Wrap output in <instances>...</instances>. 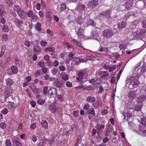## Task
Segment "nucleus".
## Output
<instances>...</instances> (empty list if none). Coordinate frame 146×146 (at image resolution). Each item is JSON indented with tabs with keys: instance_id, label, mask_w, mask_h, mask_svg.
Returning <instances> with one entry per match:
<instances>
[{
	"instance_id": "nucleus-21",
	"label": "nucleus",
	"mask_w": 146,
	"mask_h": 146,
	"mask_svg": "<svg viewBox=\"0 0 146 146\" xmlns=\"http://www.w3.org/2000/svg\"><path fill=\"white\" fill-rule=\"evenodd\" d=\"M54 85L58 88H61L62 86L60 82L58 80H56L54 82Z\"/></svg>"
},
{
	"instance_id": "nucleus-62",
	"label": "nucleus",
	"mask_w": 146,
	"mask_h": 146,
	"mask_svg": "<svg viewBox=\"0 0 146 146\" xmlns=\"http://www.w3.org/2000/svg\"><path fill=\"white\" fill-rule=\"evenodd\" d=\"M32 140V141L34 142H35L36 141L37 139L36 136L35 135H33V136Z\"/></svg>"
},
{
	"instance_id": "nucleus-14",
	"label": "nucleus",
	"mask_w": 146,
	"mask_h": 146,
	"mask_svg": "<svg viewBox=\"0 0 146 146\" xmlns=\"http://www.w3.org/2000/svg\"><path fill=\"white\" fill-rule=\"evenodd\" d=\"M20 139L17 137H14L13 139V143L14 145H17L18 144H21Z\"/></svg>"
},
{
	"instance_id": "nucleus-40",
	"label": "nucleus",
	"mask_w": 146,
	"mask_h": 146,
	"mask_svg": "<svg viewBox=\"0 0 146 146\" xmlns=\"http://www.w3.org/2000/svg\"><path fill=\"white\" fill-rule=\"evenodd\" d=\"M146 70V67L145 66H143L141 70V72H140V73L141 74H142L144 73L145 72Z\"/></svg>"
},
{
	"instance_id": "nucleus-51",
	"label": "nucleus",
	"mask_w": 146,
	"mask_h": 146,
	"mask_svg": "<svg viewBox=\"0 0 146 146\" xmlns=\"http://www.w3.org/2000/svg\"><path fill=\"white\" fill-rule=\"evenodd\" d=\"M8 112V110L7 109L5 108L3 109L1 113L4 115L7 114Z\"/></svg>"
},
{
	"instance_id": "nucleus-8",
	"label": "nucleus",
	"mask_w": 146,
	"mask_h": 146,
	"mask_svg": "<svg viewBox=\"0 0 146 146\" xmlns=\"http://www.w3.org/2000/svg\"><path fill=\"white\" fill-rule=\"evenodd\" d=\"M19 15L23 19L25 18L27 13L26 11H23L21 9L17 12Z\"/></svg>"
},
{
	"instance_id": "nucleus-2",
	"label": "nucleus",
	"mask_w": 146,
	"mask_h": 146,
	"mask_svg": "<svg viewBox=\"0 0 146 146\" xmlns=\"http://www.w3.org/2000/svg\"><path fill=\"white\" fill-rule=\"evenodd\" d=\"M146 33V30H139L136 32H134L133 33V36L135 39L140 38L145 33Z\"/></svg>"
},
{
	"instance_id": "nucleus-41",
	"label": "nucleus",
	"mask_w": 146,
	"mask_h": 146,
	"mask_svg": "<svg viewBox=\"0 0 146 146\" xmlns=\"http://www.w3.org/2000/svg\"><path fill=\"white\" fill-rule=\"evenodd\" d=\"M62 78L64 81H66L68 79V76L67 74H64L62 75Z\"/></svg>"
},
{
	"instance_id": "nucleus-15",
	"label": "nucleus",
	"mask_w": 146,
	"mask_h": 146,
	"mask_svg": "<svg viewBox=\"0 0 146 146\" xmlns=\"http://www.w3.org/2000/svg\"><path fill=\"white\" fill-rule=\"evenodd\" d=\"M95 100V98L92 96H89L86 98V101L89 103H94Z\"/></svg>"
},
{
	"instance_id": "nucleus-36",
	"label": "nucleus",
	"mask_w": 146,
	"mask_h": 146,
	"mask_svg": "<svg viewBox=\"0 0 146 146\" xmlns=\"http://www.w3.org/2000/svg\"><path fill=\"white\" fill-rule=\"evenodd\" d=\"M38 65L42 68L44 67L45 66L44 62L43 61H39L38 64Z\"/></svg>"
},
{
	"instance_id": "nucleus-32",
	"label": "nucleus",
	"mask_w": 146,
	"mask_h": 146,
	"mask_svg": "<svg viewBox=\"0 0 146 146\" xmlns=\"http://www.w3.org/2000/svg\"><path fill=\"white\" fill-rule=\"evenodd\" d=\"M15 105V103L11 102L9 103L8 105V108L10 109H13L14 108Z\"/></svg>"
},
{
	"instance_id": "nucleus-50",
	"label": "nucleus",
	"mask_w": 146,
	"mask_h": 146,
	"mask_svg": "<svg viewBox=\"0 0 146 146\" xmlns=\"http://www.w3.org/2000/svg\"><path fill=\"white\" fill-rule=\"evenodd\" d=\"M26 92L28 96L30 98H31L32 97L31 93L29 91V90L28 89H27L26 90Z\"/></svg>"
},
{
	"instance_id": "nucleus-4",
	"label": "nucleus",
	"mask_w": 146,
	"mask_h": 146,
	"mask_svg": "<svg viewBox=\"0 0 146 146\" xmlns=\"http://www.w3.org/2000/svg\"><path fill=\"white\" fill-rule=\"evenodd\" d=\"M74 54L73 53H70L68 55V58L70 60L75 61L76 64H78L80 62V60L76 57H74Z\"/></svg>"
},
{
	"instance_id": "nucleus-25",
	"label": "nucleus",
	"mask_w": 146,
	"mask_h": 146,
	"mask_svg": "<svg viewBox=\"0 0 146 146\" xmlns=\"http://www.w3.org/2000/svg\"><path fill=\"white\" fill-rule=\"evenodd\" d=\"M6 48V46L5 45H3L1 47V54L0 55V57H2L4 54L5 50Z\"/></svg>"
},
{
	"instance_id": "nucleus-37",
	"label": "nucleus",
	"mask_w": 146,
	"mask_h": 146,
	"mask_svg": "<svg viewBox=\"0 0 146 146\" xmlns=\"http://www.w3.org/2000/svg\"><path fill=\"white\" fill-rule=\"evenodd\" d=\"M88 112L89 113L92 114L94 116L95 115V111L94 109V108H91L88 111Z\"/></svg>"
},
{
	"instance_id": "nucleus-17",
	"label": "nucleus",
	"mask_w": 146,
	"mask_h": 146,
	"mask_svg": "<svg viewBox=\"0 0 146 146\" xmlns=\"http://www.w3.org/2000/svg\"><path fill=\"white\" fill-rule=\"evenodd\" d=\"M126 23L125 22H120L118 24V28L121 29L125 27L126 25Z\"/></svg>"
},
{
	"instance_id": "nucleus-26",
	"label": "nucleus",
	"mask_w": 146,
	"mask_h": 146,
	"mask_svg": "<svg viewBox=\"0 0 146 146\" xmlns=\"http://www.w3.org/2000/svg\"><path fill=\"white\" fill-rule=\"evenodd\" d=\"M88 25L95 26H96V23L93 20L90 19L88 20L87 23Z\"/></svg>"
},
{
	"instance_id": "nucleus-20",
	"label": "nucleus",
	"mask_w": 146,
	"mask_h": 146,
	"mask_svg": "<svg viewBox=\"0 0 146 146\" xmlns=\"http://www.w3.org/2000/svg\"><path fill=\"white\" fill-rule=\"evenodd\" d=\"M6 85L9 86H11L13 84V82L11 79L9 78L6 80Z\"/></svg>"
},
{
	"instance_id": "nucleus-49",
	"label": "nucleus",
	"mask_w": 146,
	"mask_h": 146,
	"mask_svg": "<svg viewBox=\"0 0 146 146\" xmlns=\"http://www.w3.org/2000/svg\"><path fill=\"white\" fill-rule=\"evenodd\" d=\"M25 45L27 47H29L31 45V43L30 41L28 40H26L25 42Z\"/></svg>"
},
{
	"instance_id": "nucleus-38",
	"label": "nucleus",
	"mask_w": 146,
	"mask_h": 146,
	"mask_svg": "<svg viewBox=\"0 0 146 146\" xmlns=\"http://www.w3.org/2000/svg\"><path fill=\"white\" fill-rule=\"evenodd\" d=\"M6 126V124L5 122H1L0 123V127L2 129H5Z\"/></svg>"
},
{
	"instance_id": "nucleus-18",
	"label": "nucleus",
	"mask_w": 146,
	"mask_h": 146,
	"mask_svg": "<svg viewBox=\"0 0 146 146\" xmlns=\"http://www.w3.org/2000/svg\"><path fill=\"white\" fill-rule=\"evenodd\" d=\"M134 79L133 77L131 76H129L127 78L126 80V82L127 84H130L131 83H133V79Z\"/></svg>"
},
{
	"instance_id": "nucleus-13",
	"label": "nucleus",
	"mask_w": 146,
	"mask_h": 146,
	"mask_svg": "<svg viewBox=\"0 0 146 146\" xmlns=\"http://www.w3.org/2000/svg\"><path fill=\"white\" fill-rule=\"evenodd\" d=\"M91 34L92 36L93 37V39H96L98 36V32L96 31V29L92 30Z\"/></svg>"
},
{
	"instance_id": "nucleus-9",
	"label": "nucleus",
	"mask_w": 146,
	"mask_h": 146,
	"mask_svg": "<svg viewBox=\"0 0 146 146\" xmlns=\"http://www.w3.org/2000/svg\"><path fill=\"white\" fill-rule=\"evenodd\" d=\"M57 90L56 88H50L48 90V94L50 96L56 94Z\"/></svg>"
},
{
	"instance_id": "nucleus-55",
	"label": "nucleus",
	"mask_w": 146,
	"mask_h": 146,
	"mask_svg": "<svg viewBox=\"0 0 146 146\" xmlns=\"http://www.w3.org/2000/svg\"><path fill=\"white\" fill-rule=\"evenodd\" d=\"M40 44L42 46H44L47 44V42L44 41L42 40L40 41Z\"/></svg>"
},
{
	"instance_id": "nucleus-48",
	"label": "nucleus",
	"mask_w": 146,
	"mask_h": 146,
	"mask_svg": "<svg viewBox=\"0 0 146 146\" xmlns=\"http://www.w3.org/2000/svg\"><path fill=\"white\" fill-rule=\"evenodd\" d=\"M141 123L144 125H146V118L143 117L142 119Z\"/></svg>"
},
{
	"instance_id": "nucleus-46",
	"label": "nucleus",
	"mask_w": 146,
	"mask_h": 146,
	"mask_svg": "<svg viewBox=\"0 0 146 146\" xmlns=\"http://www.w3.org/2000/svg\"><path fill=\"white\" fill-rule=\"evenodd\" d=\"M3 30L5 32H8L9 30L8 27L5 25L3 26Z\"/></svg>"
},
{
	"instance_id": "nucleus-11",
	"label": "nucleus",
	"mask_w": 146,
	"mask_h": 146,
	"mask_svg": "<svg viewBox=\"0 0 146 146\" xmlns=\"http://www.w3.org/2000/svg\"><path fill=\"white\" fill-rule=\"evenodd\" d=\"M128 96L130 100H133L136 97V93L134 91H132L129 92Z\"/></svg>"
},
{
	"instance_id": "nucleus-42",
	"label": "nucleus",
	"mask_w": 146,
	"mask_h": 146,
	"mask_svg": "<svg viewBox=\"0 0 146 146\" xmlns=\"http://www.w3.org/2000/svg\"><path fill=\"white\" fill-rule=\"evenodd\" d=\"M46 16L47 18L48 21H50L52 19V17L51 16V15L48 12H47L46 14Z\"/></svg>"
},
{
	"instance_id": "nucleus-30",
	"label": "nucleus",
	"mask_w": 146,
	"mask_h": 146,
	"mask_svg": "<svg viewBox=\"0 0 146 146\" xmlns=\"http://www.w3.org/2000/svg\"><path fill=\"white\" fill-rule=\"evenodd\" d=\"M5 13L6 12L3 9V7L0 6V16H1L5 14Z\"/></svg>"
},
{
	"instance_id": "nucleus-61",
	"label": "nucleus",
	"mask_w": 146,
	"mask_h": 146,
	"mask_svg": "<svg viewBox=\"0 0 146 146\" xmlns=\"http://www.w3.org/2000/svg\"><path fill=\"white\" fill-rule=\"evenodd\" d=\"M127 118H131L132 116L131 113V111H128L127 112Z\"/></svg>"
},
{
	"instance_id": "nucleus-27",
	"label": "nucleus",
	"mask_w": 146,
	"mask_h": 146,
	"mask_svg": "<svg viewBox=\"0 0 146 146\" xmlns=\"http://www.w3.org/2000/svg\"><path fill=\"white\" fill-rule=\"evenodd\" d=\"M11 70L12 72L14 74L17 73L18 72L17 67L15 66H13L11 67Z\"/></svg>"
},
{
	"instance_id": "nucleus-33",
	"label": "nucleus",
	"mask_w": 146,
	"mask_h": 146,
	"mask_svg": "<svg viewBox=\"0 0 146 146\" xmlns=\"http://www.w3.org/2000/svg\"><path fill=\"white\" fill-rule=\"evenodd\" d=\"M13 9L14 11L18 12L21 9V8L19 5H15L13 7Z\"/></svg>"
},
{
	"instance_id": "nucleus-44",
	"label": "nucleus",
	"mask_w": 146,
	"mask_h": 146,
	"mask_svg": "<svg viewBox=\"0 0 146 146\" xmlns=\"http://www.w3.org/2000/svg\"><path fill=\"white\" fill-rule=\"evenodd\" d=\"M103 75L101 76V78H103L104 77H107L108 76V72L107 71H103Z\"/></svg>"
},
{
	"instance_id": "nucleus-31",
	"label": "nucleus",
	"mask_w": 146,
	"mask_h": 146,
	"mask_svg": "<svg viewBox=\"0 0 146 146\" xmlns=\"http://www.w3.org/2000/svg\"><path fill=\"white\" fill-rule=\"evenodd\" d=\"M32 90L34 92L37 94H39L40 91V90L36 88V87L35 88V89H33Z\"/></svg>"
},
{
	"instance_id": "nucleus-19",
	"label": "nucleus",
	"mask_w": 146,
	"mask_h": 146,
	"mask_svg": "<svg viewBox=\"0 0 146 146\" xmlns=\"http://www.w3.org/2000/svg\"><path fill=\"white\" fill-rule=\"evenodd\" d=\"M14 22L18 27H19V26H21L23 23V22L21 20H19L17 19H15Z\"/></svg>"
},
{
	"instance_id": "nucleus-58",
	"label": "nucleus",
	"mask_w": 146,
	"mask_h": 146,
	"mask_svg": "<svg viewBox=\"0 0 146 146\" xmlns=\"http://www.w3.org/2000/svg\"><path fill=\"white\" fill-rule=\"evenodd\" d=\"M89 108V105L88 104H86L83 107V109L85 110H88Z\"/></svg>"
},
{
	"instance_id": "nucleus-3",
	"label": "nucleus",
	"mask_w": 146,
	"mask_h": 146,
	"mask_svg": "<svg viewBox=\"0 0 146 146\" xmlns=\"http://www.w3.org/2000/svg\"><path fill=\"white\" fill-rule=\"evenodd\" d=\"M133 0H129V1L125 3L121 7V8L123 9L122 11H125L130 9L133 5Z\"/></svg>"
},
{
	"instance_id": "nucleus-10",
	"label": "nucleus",
	"mask_w": 146,
	"mask_h": 146,
	"mask_svg": "<svg viewBox=\"0 0 146 146\" xmlns=\"http://www.w3.org/2000/svg\"><path fill=\"white\" fill-rule=\"evenodd\" d=\"M11 91V89L10 88H7L5 89V98H7L10 95Z\"/></svg>"
},
{
	"instance_id": "nucleus-57",
	"label": "nucleus",
	"mask_w": 146,
	"mask_h": 146,
	"mask_svg": "<svg viewBox=\"0 0 146 146\" xmlns=\"http://www.w3.org/2000/svg\"><path fill=\"white\" fill-rule=\"evenodd\" d=\"M2 38L5 41L7 40L8 38V36L6 34H3L2 36Z\"/></svg>"
},
{
	"instance_id": "nucleus-22",
	"label": "nucleus",
	"mask_w": 146,
	"mask_h": 146,
	"mask_svg": "<svg viewBox=\"0 0 146 146\" xmlns=\"http://www.w3.org/2000/svg\"><path fill=\"white\" fill-rule=\"evenodd\" d=\"M41 124L42 127L45 128H47L48 127V123L47 121L45 120H42L41 122Z\"/></svg>"
},
{
	"instance_id": "nucleus-53",
	"label": "nucleus",
	"mask_w": 146,
	"mask_h": 146,
	"mask_svg": "<svg viewBox=\"0 0 146 146\" xmlns=\"http://www.w3.org/2000/svg\"><path fill=\"white\" fill-rule=\"evenodd\" d=\"M5 144L6 146H11V143L9 140H7L5 143Z\"/></svg>"
},
{
	"instance_id": "nucleus-29",
	"label": "nucleus",
	"mask_w": 146,
	"mask_h": 146,
	"mask_svg": "<svg viewBox=\"0 0 146 146\" xmlns=\"http://www.w3.org/2000/svg\"><path fill=\"white\" fill-rule=\"evenodd\" d=\"M83 29L80 28L79 29L77 33V34L79 37H82L83 36Z\"/></svg>"
},
{
	"instance_id": "nucleus-5",
	"label": "nucleus",
	"mask_w": 146,
	"mask_h": 146,
	"mask_svg": "<svg viewBox=\"0 0 146 146\" xmlns=\"http://www.w3.org/2000/svg\"><path fill=\"white\" fill-rule=\"evenodd\" d=\"M98 5V2L97 0H91L88 4V7L90 8H94Z\"/></svg>"
},
{
	"instance_id": "nucleus-24",
	"label": "nucleus",
	"mask_w": 146,
	"mask_h": 146,
	"mask_svg": "<svg viewBox=\"0 0 146 146\" xmlns=\"http://www.w3.org/2000/svg\"><path fill=\"white\" fill-rule=\"evenodd\" d=\"M76 22L78 24L81 25L83 22L84 19L81 17H79L77 18Z\"/></svg>"
},
{
	"instance_id": "nucleus-47",
	"label": "nucleus",
	"mask_w": 146,
	"mask_h": 146,
	"mask_svg": "<svg viewBox=\"0 0 146 146\" xmlns=\"http://www.w3.org/2000/svg\"><path fill=\"white\" fill-rule=\"evenodd\" d=\"M66 86L68 87H71L72 86V84L71 82L69 81H67L66 82Z\"/></svg>"
},
{
	"instance_id": "nucleus-43",
	"label": "nucleus",
	"mask_w": 146,
	"mask_h": 146,
	"mask_svg": "<svg viewBox=\"0 0 146 146\" xmlns=\"http://www.w3.org/2000/svg\"><path fill=\"white\" fill-rule=\"evenodd\" d=\"M66 8V6L64 3H62L61 5L60 10L61 11H64Z\"/></svg>"
},
{
	"instance_id": "nucleus-35",
	"label": "nucleus",
	"mask_w": 146,
	"mask_h": 146,
	"mask_svg": "<svg viewBox=\"0 0 146 146\" xmlns=\"http://www.w3.org/2000/svg\"><path fill=\"white\" fill-rule=\"evenodd\" d=\"M99 50L101 52L104 51L106 52H107L108 50V49L107 48H103L101 46L100 47Z\"/></svg>"
},
{
	"instance_id": "nucleus-34",
	"label": "nucleus",
	"mask_w": 146,
	"mask_h": 146,
	"mask_svg": "<svg viewBox=\"0 0 146 146\" xmlns=\"http://www.w3.org/2000/svg\"><path fill=\"white\" fill-rule=\"evenodd\" d=\"M33 11L32 10L28 11L27 13V16L30 18H32L33 15Z\"/></svg>"
},
{
	"instance_id": "nucleus-56",
	"label": "nucleus",
	"mask_w": 146,
	"mask_h": 146,
	"mask_svg": "<svg viewBox=\"0 0 146 146\" xmlns=\"http://www.w3.org/2000/svg\"><path fill=\"white\" fill-rule=\"evenodd\" d=\"M59 70L62 71H64L65 70L66 68L65 67L63 66H60L59 67Z\"/></svg>"
},
{
	"instance_id": "nucleus-1",
	"label": "nucleus",
	"mask_w": 146,
	"mask_h": 146,
	"mask_svg": "<svg viewBox=\"0 0 146 146\" xmlns=\"http://www.w3.org/2000/svg\"><path fill=\"white\" fill-rule=\"evenodd\" d=\"M113 35V31L110 29H106L103 32V37L105 39L110 38Z\"/></svg>"
},
{
	"instance_id": "nucleus-54",
	"label": "nucleus",
	"mask_w": 146,
	"mask_h": 146,
	"mask_svg": "<svg viewBox=\"0 0 146 146\" xmlns=\"http://www.w3.org/2000/svg\"><path fill=\"white\" fill-rule=\"evenodd\" d=\"M42 71L43 74H45L47 73L48 69L46 67H44L42 68Z\"/></svg>"
},
{
	"instance_id": "nucleus-45",
	"label": "nucleus",
	"mask_w": 146,
	"mask_h": 146,
	"mask_svg": "<svg viewBox=\"0 0 146 146\" xmlns=\"http://www.w3.org/2000/svg\"><path fill=\"white\" fill-rule=\"evenodd\" d=\"M41 70H37L35 73V75L36 77L38 76L41 74Z\"/></svg>"
},
{
	"instance_id": "nucleus-59",
	"label": "nucleus",
	"mask_w": 146,
	"mask_h": 146,
	"mask_svg": "<svg viewBox=\"0 0 146 146\" xmlns=\"http://www.w3.org/2000/svg\"><path fill=\"white\" fill-rule=\"evenodd\" d=\"M48 90V87L47 86H45L43 89V93L44 94H47Z\"/></svg>"
},
{
	"instance_id": "nucleus-39",
	"label": "nucleus",
	"mask_w": 146,
	"mask_h": 146,
	"mask_svg": "<svg viewBox=\"0 0 146 146\" xmlns=\"http://www.w3.org/2000/svg\"><path fill=\"white\" fill-rule=\"evenodd\" d=\"M37 103L40 105H42L44 103L45 101L44 100L42 99H38L37 101Z\"/></svg>"
},
{
	"instance_id": "nucleus-23",
	"label": "nucleus",
	"mask_w": 146,
	"mask_h": 146,
	"mask_svg": "<svg viewBox=\"0 0 146 146\" xmlns=\"http://www.w3.org/2000/svg\"><path fill=\"white\" fill-rule=\"evenodd\" d=\"M44 51L45 52H47L48 51L49 52H54V48L52 47H49L48 48H46Z\"/></svg>"
},
{
	"instance_id": "nucleus-28",
	"label": "nucleus",
	"mask_w": 146,
	"mask_h": 146,
	"mask_svg": "<svg viewBox=\"0 0 146 146\" xmlns=\"http://www.w3.org/2000/svg\"><path fill=\"white\" fill-rule=\"evenodd\" d=\"M35 29L40 31L41 30V25L39 23H37L35 27Z\"/></svg>"
},
{
	"instance_id": "nucleus-16",
	"label": "nucleus",
	"mask_w": 146,
	"mask_h": 146,
	"mask_svg": "<svg viewBox=\"0 0 146 146\" xmlns=\"http://www.w3.org/2000/svg\"><path fill=\"white\" fill-rule=\"evenodd\" d=\"M142 106V104L141 103H138L136 104L135 107V109L136 111H139L141 110Z\"/></svg>"
},
{
	"instance_id": "nucleus-52",
	"label": "nucleus",
	"mask_w": 146,
	"mask_h": 146,
	"mask_svg": "<svg viewBox=\"0 0 146 146\" xmlns=\"http://www.w3.org/2000/svg\"><path fill=\"white\" fill-rule=\"evenodd\" d=\"M29 87L32 90L33 89H35V88L36 87V86L34 83L32 82L30 83Z\"/></svg>"
},
{
	"instance_id": "nucleus-60",
	"label": "nucleus",
	"mask_w": 146,
	"mask_h": 146,
	"mask_svg": "<svg viewBox=\"0 0 146 146\" xmlns=\"http://www.w3.org/2000/svg\"><path fill=\"white\" fill-rule=\"evenodd\" d=\"M78 88H80L85 90L86 89V87H85L82 83H80L79 86Z\"/></svg>"
},
{
	"instance_id": "nucleus-63",
	"label": "nucleus",
	"mask_w": 146,
	"mask_h": 146,
	"mask_svg": "<svg viewBox=\"0 0 146 146\" xmlns=\"http://www.w3.org/2000/svg\"><path fill=\"white\" fill-rule=\"evenodd\" d=\"M116 68V66H113L111 67H110L109 70V71L111 72H112L113 70L115 69Z\"/></svg>"
},
{
	"instance_id": "nucleus-7",
	"label": "nucleus",
	"mask_w": 146,
	"mask_h": 146,
	"mask_svg": "<svg viewBox=\"0 0 146 146\" xmlns=\"http://www.w3.org/2000/svg\"><path fill=\"white\" fill-rule=\"evenodd\" d=\"M146 99V96L145 95H141L137 98V102L138 103H141L144 102Z\"/></svg>"
},
{
	"instance_id": "nucleus-12",
	"label": "nucleus",
	"mask_w": 146,
	"mask_h": 146,
	"mask_svg": "<svg viewBox=\"0 0 146 146\" xmlns=\"http://www.w3.org/2000/svg\"><path fill=\"white\" fill-rule=\"evenodd\" d=\"M111 14V11L109 10H107L104 11L102 13L103 15L107 18L109 17L110 16Z\"/></svg>"
},
{
	"instance_id": "nucleus-6",
	"label": "nucleus",
	"mask_w": 146,
	"mask_h": 146,
	"mask_svg": "<svg viewBox=\"0 0 146 146\" xmlns=\"http://www.w3.org/2000/svg\"><path fill=\"white\" fill-rule=\"evenodd\" d=\"M86 6L81 3H78L76 7V10L80 13L84 11L85 8Z\"/></svg>"
},
{
	"instance_id": "nucleus-64",
	"label": "nucleus",
	"mask_w": 146,
	"mask_h": 146,
	"mask_svg": "<svg viewBox=\"0 0 146 146\" xmlns=\"http://www.w3.org/2000/svg\"><path fill=\"white\" fill-rule=\"evenodd\" d=\"M51 72L52 74H55L57 72V70L56 68H54L51 70Z\"/></svg>"
}]
</instances>
